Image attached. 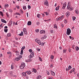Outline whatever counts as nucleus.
Masks as SVG:
<instances>
[{"label": "nucleus", "instance_id": "7ed1b4c3", "mask_svg": "<svg viewBox=\"0 0 79 79\" xmlns=\"http://www.w3.org/2000/svg\"><path fill=\"white\" fill-rule=\"evenodd\" d=\"M71 30H67L66 32V34L68 35H69L71 33Z\"/></svg>", "mask_w": 79, "mask_h": 79}, {"label": "nucleus", "instance_id": "69168bd1", "mask_svg": "<svg viewBox=\"0 0 79 79\" xmlns=\"http://www.w3.org/2000/svg\"><path fill=\"white\" fill-rule=\"evenodd\" d=\"M68 68H70V69H71V68H72V67L71 66H69Z\"/></svg>", "mask_w": 79, "mask_h": 79}, {"label": "nucleus", "instance_id": "6e6552de", "mask_svg": "<svg viewBox=\"0 0 79 79\" xmlns=\"http://www.w3.org/2000/svg\"><path fill=\"white\" fill-rule=\"evenodd\" d=\"M40 34H45V31L44 30H41L40 31Z\"/></svg>", "mask_w": 79, "mask_h": 79}, {"label": "nucleus", "instance_id": "774afa93", "mask_svg": "<svg viewBox=\"0 0 79 79\" xmlns=\"http://www.w3.org/2000/svg\"><path fill=\"white\" fill-rule=\"evenodd\" d=\"M4 32H5L6 33L7 32H8V30H4Z\"/></svg>", "mask_w": 79, "mask_h": 79}, {"label": "nucleus", "instance_id": "c03bdc74", "mask_svg": "<svg viewBox=\"0 0 79 79\" xmlns=\"http://www.w3.org/2000/svg\"><path fill=\"white\" fill-rule=\"evenodd\" d=\"M12 77H15V78L16 77H17V76L16 75H12Z\"/></svg>", "mask_w": 79, "mask_h": 79}, {"label": "nucleus", "instance_id": "9d476101", "mask_svg": "<svg viewBox=\"0 0 79 79\" xmlns=\"http://www.w3.org/2000/svg\"><path fill=\"white\" fill-rule=\"evenodd\" d=\"M26 73H27V74L28 75L31 74L32 73V72H31L30 71H26Z\"/></svg>", "mask_w": 79, "mask_h": 79}, {"label": "nucleus", "instance_id": "37998d69", "mask_svg": "<svg viewBox=\"0 0 79 79\" xmlns=\"http://www.w3.org/2000/svg\"><path fill=\"white\" fill-rule=\"evenodd\" d=\"M68 50L69 52H71V48H69Z\"/></svg>", "mask_w": 79, "mask_h": 79}, {"label": "nucleus", "instance_id": "8fccbe9b", "mask_svg": "<svg viewBox=\"0 0 79 79\" xmlns=\"http://www.w3.org/2000/svg\"><path fill=\"white\" fill-rule=\"evenodd\" d=\"M20 13H22L23 14V11H22V10H20Z\"/></svg>", "mask_w": 79, "mask_h": 79}, {"label": "nucleus", "instance_id": "864d4df0", "mask_svg": "<svg viewBox=\"0 0 79 79\" xmlns=\"http://www.w3.org/2000/svg\"><path fill=\"white\" fill-rule=\"evenodd\" d=\"M29 52H30V53H31V52H32V49H29Z\"/></svg>", "mask_w": 79, "mask_h": 79}, {"label": "nucleus", "instance_id": "2f4dec72", "mask_svg": "<svg viewBox=\"0 0 79 79\" xmlns=\"http://www.w3.org/2000/svg\"><path fill=\"white\" fill-rule=\"evenodd\" d=\"M32 56H34V52H32L31 54H30Z\"/></svg>", "mask_w": 79, "mask_h": 79}, {"label": "nucleus", "instance_id": "4d7b16f0", "mask_svg": "<svg viewBox=\"0 0 79 79\" xmlns=\"http://www.w3.org/2000/svg\"><path fill=\"white\" fill-rule=\"evenodd\" d=\"M36 24H37L38 25H39L40 24V23L39 22H38L36 23Z\"/></svg>", "mask_w": 79, "mask_h": 79}, {"label": "nucleus", "instance_id": "20e7f679", "mask_svg": "<svg viewBox=\"0 0 79 79\" xmlns=\"http://www.w3.org/2000/svg\"><path fill=\"white\" fill-rule=\"evenodd\" d=\"M44 4L45 5H47L48 6V1L46 0L44 1Z\"/></svg>", "mask_w": 79, "mask_h": 79}, {"label": "nucleus", "instance_id": "f3484780", "mask_svg": "<svg viewBox=\"0 0 79 79\" xmlns=\"http://www.w3.org/2000/svg\"><path fill=\"white\" fill-rule=\"evenodd\" d=\"M61 19H62L61 17H59V18H57V21H60V20H61Z\"/></svg>", "mask_w": 79, "mask_h": 79}, {"label": "nucleus", "instance_id": "4be33fe9", "mask_svg": "<svg viewBox=\"0 0 79 79\" xmlns=\"http://www.w3.org/2000/svg\"><path fill=\"white\" fill-rule=\"evenodd\" d=\"M15 53H16V55L17 56L19 55V52H18V51H17Z\"/></svg>", "mask_w": 79, "mask_h": 79}, {"label": "nucleus", "instance_id": "7c9ffc66", "mask_svg": "<svg viewBox=\"0 0 79 79\" xmlns=\"http://www.w3.org/2000/svg\"><path fill=\"white\" fill-rule=\"evenodd\" d=\"M72 18H73V20L74 21L75 20V19H76V18L75 16H73L72 17Z\"/></svg>", "mask_w": 79, "mask_h": 79}, {"label": "nucleus", "instance_id": "052dcab7", "mask_svg": "<svg viewBox=\"0 0 79 79\" xmlns=\"http://www.w3.org/2000/svg\"><path fill=\"white\" fill-rule=\"evenodd\" d=\"M64 15H62L61 17V18L62 19H63V18H64Z\"/></svg>", "mask_w": 79, "mask_h": 79}, {"label": "nucleus", "instance_id": "5701e85b", "mask_svg": "<svg viewBox=\"0 0 79 79\" xmlns=\"http://www.w3.org/2000/svg\"><path fill=\"white\" fill-rule=\"evenodd\" d=\"M14 67H15V65H14L11 64V69H13V68H14Z\"/></svg>", "mask_w": 79, "mask_h": 79}, {"label": "nucleus", "instance_id": "49530a36", "mask_svg": "<svg viewBox=\"0 0 79 79\" xmlns=\"http://www.w3.org/2000/svg\"><path fill=\"white\" fill-rule=\"evenodd\" d=\"M74 70H75V69L74 68H73V69H72L71 70L73 72H74L75 71Z\"/></svg>", "mask_w": 79, "mask_h": 79}, {"label": "nucleus", "instance_id": "e2e57ef3", "mask_svg": "<svg viewBox=\"0 0 79 79\" xmlns=\"http://www.w3.org/2000/svg\"><path fill=\"white\" fill-rule=\"evenodd\" d=\"M41 43H42V44H41V45H42L43 46L44 45V43L41 42Z\"/></svg>", "mask_w": 79, "mask_h": 79}, {"label": "nucleus", "instance_id": "f03ea898", "mask_svg": "<svg viewBox=\"0 0 79 79\" xmlns=\"http://www.w3.org/2000/svg\"><path fill=\"white\" fill-rule=\"evenodd\" d=\"M24 67H25V63H23L20 66V68L21 69H23V68H24Z\"/></svg>", "mask_w": 79, "mask_h": 79}, {"label": "nucleus", "instance_id": "79ce46f5", "mask_svg": "<svg viewBox=\"0 0 79 79\" xmlns=\"http://www.w3.org/2000/svg\"><path fill=\"white\" fill-rule=\"evenodd\" d=\"M28 9H31V6H30V5H28Z\"/></svg>", "mask_w": 79, "mask_h": 79}, {"label": "nucleus", "instance_id": "a18cd8bd", "mask_svg": "<svg viewBox=\"0 0 79 79\" xmlns=\"http://www.w3.org/2000/svg\"><path fill=\"white\" fill-rule=\"evenodd\" d=\"M72 10V8H71V7L70 6V8H69V10H70V11H71Z\"/></svg>", "mask_w": 79, "mask_h": 79}, {"label": "nucleus", "instance_id": "13d9d810", "mask_svg": "<svg viewBox=\"0 0 79 79\" xmlns=\"http://www.w3.org/2000/svg\"><path fill=\"white\" fill-rule=\"evenodd\" d=\"M6 15L7 17H8L9 16V15H8V14L7 13H6Z\"/></svg>", "mask_w": 79, "mask_h": 79}, {"label": "nucleus", "instance_id": "aec40b11", "mask_svg": "<svg viewBox=\"0 0 79 79\" xmlns=\"http://www.w3.org/2000/svg\"><path fill=\"white\" fill-rule=\"evenodd\" d=\"M75 49H76V51H78L79 50V47H75Z\"/></svg>", "mask_w": 79, "mask_h": 79}, {"label": "nucleus", "instance_id": "0eeeda50", "mask_svg": "<svg viewBox=\"0 0 79 79\" xmlns=\"http://www.w3.org/2000/svg\"><path fill=\"white\" fill-rule=\"evenodd\" d=\"M32 61V59H28L27 60H26V62H31V61Z\"/></svg>", "mask_w": 79, "mask_h": 79}, {"label": "nucleus", "instance_id": "72a5a7b5", "mask_svg": "<svg viewBox=\"0 0 79 79\" xmlns=\"http://www.w3.org/2000/svg\"><path fill=\"white\" fill-rule=\"evenodd\" d=\"M29 58H30V59H31V58H33V57L32 56V55H30L29 56Z\"/></svg>", "mask_w": 79, "mask_h": 79}, {"label": "nucleus", "instance_id": "473e14b6", "mask_svg": "<svg viewBox=\"0 0 79 79\" xmlns=\"http://www.w3.org/2000/svg\"><path fill=\"white\" fill-rule=\"evenodd\" d=\"M4 6L6 8H7V7H8V4H5Z\"/></svg>", "mask_w": 79, "mask_h": 79}, {"label": "nucleus", "instance_id": "09e8293b", "mask_svg": "<svg viewBox=\"0 0 79 79\" xmlns=\"http://www.w3.org/2000/svg\"><path fill=\"white\" fill-rule=\"evenodd\" d=\"M9 12H10V13H12V12H13V10H11V9H9Z\"/></svg>", "mask_w": 79, "mask_h": 79}, {"label": "nucleus", "instance_id": "ea45409f", "mask_svg": "<svg viewBox=\"0 0 79 79\" xmlns=\"http://www.w3.org/2000/svg\"><path fill=\"white\" fill-rule=\"evenodd\" d=\"M54 28H57V26H56V24H55L54 25Z\"/></svg>", "mask_w": 79, "mask_h": 79}, {"label": "nucleus", "instance_id": "603ef678", "mask_svg": "<svg viewBox=\"0 0 79 79\" xmlns=\"http://www.w3.org/2000/svg\"><path fill=\"white\" fill-rule=\"evenodd\" d=\"M35 32L37 33V32H39V30H35Z\"/></svg>", "mask_w": 79, "mask_h": 79}, {"label": "nucleus", "instance_id": "4468645a", "mask_svg": "<svg viewBox=\"0 0 79 79\" xmlns=\"http://www.w3.org/2000/svg\"><path fill=\"white\" fill-rule=\"evenodd\" d=\"M31 21H28L27 23L28 26H30L31 24Z\"/></svg>", "mask_w": 79, "mask_h": 79}, {"label": "nucleus", "instance_id": "c9c22d12", "mask_svg": "<svg viewBox=\"0 0 79 79\" xmlns=\"http://www.w3.org/2000/svg\"><path fill=\"white\" fill-rule=\"evenodd\" d=\"M51 33H52V34H53V33H54V32H55V30H52L51 31Z\"/></svg>", "mask_w": 79, "mask_h": 79}, {"label": "nucleus", "instance_id": "412c9836", "mask_svg": "<svg viewBox=\"0 0 79 79\" xmlns=\"http://www.w3.org/2000/svg\"><path fill=\"white\" fill-rule=\"evenodd\" d=\"M54 58V56H53V55H51V60H53Z\"/></svg>", "mask_w": 79, "mask_h": 79}, {"label": "nucleus", "instance_id": "a878e982", "mask_svg": "<svg viewBox=\"0 0 79 79\" xmlns=\"http://www.w3.org/2000/svg\"><path fill=\"white\" fill-rule=\"evenodd\" d=\"M64 53H66V52L67 51V49H65L63 50Z\"/></svg>", "mask_w": 79, "mask_h": 79}, {"label": "nucleus", "instance_id": "3c124183", "mask_svg": "<svg viewBox=\"0 0 79 79\" xmlns=\"http://www.w3.org/2000/svg\"><path fill=\"white\" fill-rule=\"evenodd\" d=\"M16 7L17 9H19V6H16Z\"/></svg>", "mask_w": 79, "mask_h": 79}, {"label": "nucleus", "instance_id": "0e129e2a", "mask_svg": "<svg viewBox=\"0 0 79 79\" xmlns=\"http://www.w3.org/2000/svg\"><path fill=\"white\" fill-rule=\"evenodd\" d=\"M37 79H40V77H39V76H38V77H37V78H36Z\"/></svg>", "mask_w": 79, "mask_h": 79}, {"label": "nucleus", "instance_id": "f257e3e1", "mask_svg": "<svg viewBox=\"0 0 79 79\" xmlns=\"http://www.w3.org/2000/svg\"><path fill=\"white\" fill-rule=\"evenodd\" d=\"M35 41L36 42L38 43L40 45H42V42H41V41L40 40L38 39H36Z\"/></svg>", "mask_w": 79, "mask_h": 79}, {"label": "nucleus", "instance_id": "6e6d98bb", "mask_svg": "<svg viewBox=\"0 0 79 79\" xmlns=\"http://www.w3.org/2000/svg\"><path fill=\"white\" fill-rule=\"evenodd\" d=\"M39 59L40 61H42V58L40 57H39Z\"/></svg>", "mask_w": 79, "mask_h": 79}, {"label": "nucleus", "instance_id": "dca6fc26", "mask_svg": "<svg viewBox=\"0 0 79 79\" xmlns=\"http://www.w3.org/2000/svg\"><path fill=\"white\" fill-rule=\"evenodd\" d=\"M18 35L20 36H23V31H21L20 34H19Z\"/></svg>", "mask_w": 79, "mask_h": 79}, {"label": "nucleus", "instance_id": "338daca9", "mask_svg": "<svg viewBox=\"0 0 79 79\" xmlns=\"http://www.w3.org/2000/svg\"><path fill=\"white\" fill-rule=\"evenodd\" d=\"M66 7H65L64 5H63V7H62V9H64Z\"/></svg>", "mask_w": 79, "mask_h": 79}, {"label": "nucleus", "instance_id": "393cba45", "mask_svg": "<svg viewBox=\"0 0 79 79\" xmlns=\"http://www.w3.org/2000/svg\"><path fill=\"white\" fill-rule=\"evenodd\" d=\"M7 37H11V34L10 33H8L7 35Z\"/></svg>", "mask_w": 79, "mask_h": 79}, {"label": "nucleus", "instance_id": "bb28decb", "mask_svg": "<svg viewBox=\"0 0 79 79\" xmlns=\"http://www.w3.org/2000/svg\"><path fill=\"white\" fill-rule=\"evenodd\" d=\"M0 15L2 16H3V12L2 11H0Z\"/></svg>", "mask_w": 79, "mask_h": 79}, {"label": "nucleus", "instance_id": "58836bf2", "mask_svg": "<svg viewBox=\"0 0 79 79\" xmlns=\"http://www.w3.org/2000/svg\"><path fill=\"white\" fill-rule=\"evenodd\" d=\"M23 50H21V52H20V54L21 55H23Z\"/></svg>", "mask_w": 79, "mask_h": 79}, {"label": "nucleus", "instance_id": "ddd939ff", "mask_svg": "<svg viewBox=\"0 0 79 79\" xmlns=\"http://www.w3.org/2000/svg\"><path fill=\"white\" fill-rule=\"evenodd\" d=\"M20 59L19 57H17L15 59V60H16V61H19V60Z\"/></svg>", "mask_w": 79, "mask_h": 79}, {"label": "nucleus", "instance_id": "bf43d9fd", "mask_svg": "<svg viewBox=\"0 0 79 79\" xmlns=\"http://www.w3.org/2000/svg\"><path fill=\"white\" fill-rule=\"evenodd\" d=\"M16 15H21V14H20L19 13H16Z\"/></svg>", "mask_w": 79, "mask_h": 79}, {"label": "nucleus", "instance_id": "e433bc0d", "mask_svg": "<svg viewBox=\"0 0 79 79\" xmlns=\"http://www.w3.org/2000/svg\"><path fill=\"white\" fill-rule=\"evenodd\" d=\"M45 14L47 16H48V15H49V13H48V12H45Z\"/></svg>", "mask_w": 79, "mask_h": 79}, {"label": "nucleus", "instance_id": "9b49d317", "mask_svg": "<svg viewBox=\"0 0 79 79\" xmlns=\"http://www.w3.org/2000/svg\"><path fill=\"white\" fill-rule=\"evenodd\" d=\"M26 72H23V73H22V75L23 76H26L27 75H26Z\"/></svg>", "mask_w": 79, "mask_h": 79}, {"label": "nucleus", "instance_id": "de8ad7c7", "mask_svg": "<svg viewBox=\"0 0 79 79\" xmlns=\"http://www.w3.org/2000/svg\"><path fill=\"white\" fill-rule=\"evenodd\" d=\"M19 58L20 59H21V58H22V55H19Z\"/></svg>", "mask_w": 79, "mask_h": 79}, {"label": "nucleus", "instance_id": "f8f14e48", "mask_svg": "<svg viewBox=\"0 0 79 79\" xmlns=\"http://www.w3.org/2000/svg\"><path fill=\"white\" fill-rule=\"evenodd\" d=\"M51 74H52V76H55V73L53 71H51Z\"/></svg>", "mask_w": 79, "mask_h": 79}, {"label": "nucleus", "instance_id": "39448f33", "mask_svg": "<svg viewBox=\"0 0 79 79\" xmlns=\"http://www.w3.org/2000/svg\"><path fill=\"white\" fill-rule=\"evenodd\" d=\"M70 14H71V13H70V12H69V11L67 12L66 14L67 17H68L69 16V15H70Z\"/></svg>", "mask_w": 79, "mask_h": 79}, {"label": "nucleus", "instance_id": "680f3d73", "mask_svg": "<svg viewBox=\"0 0 79 79\" xmlns=\"http://www.w3.org/2000/svg\"><path fill=\"white\" fill-rule=\"evenodd\" d=\"M47 37L46 35H44V39H46Z\"/></svg>", "mask_w": 79, "mask_h": 79}, {"label": "nucleus", "instance_id": "f704fd0d", "mask_svg": "<svg viewBox=\"0 0 79 79\" xmlns=\"http://www.w3.org/2000/svg\"><path fill=\"white\" fill-rule=\"evenodd\" d=\"M63 5L65 7H66V2H64V3Z\"/></svg>", "mask_w": 79, "mask_h": 79}, {"label": "nucleus", "instance_id": "2eb2a0df", "mask_svg": "<svg viewBox=\"0 0 79 79\" xmlns=\"http://www.w3.org/2000/svg\"><path fill=\"white\" fill-rule=\"evenodd\" d=\"M69 2H68V6L67 7V9L68 10H69V8H70V5H69Z\"/></svg>", "mask_w": 79, "mask_h": 79}, {"label": "nucleus", "instance_id": "5fc2aeb1", "mask_svg": "<svg viewBox=\"0 0 79 79\" xmlns=\"http://www.w3.org/2000/svg\"><path fill=\"white\" fill-rule=\"evenodd\" d=\"M64 22L65 23H68V21H67V20H65L64 21Z\"/></svg>", "mask_w": 79, "mask_h": 79}, {"label": "nucleus", "instance_id": "cd10ccee", "mask_svg": "<svg viewBox=\"0 0 79 79\" xmlns=\"http://www.w3.org/2000/svg\"><path fill=\"white\" fill-rule=\"evenodd\" d=\"M25 46H23L21 48V50L23 51L24 50V49H25Z\"/></svg>", "mask_w": 79, "mask_h": 79}, {"label": "nucleus", "instance_id": "6ab92c4d", "mask_svg": "<svg viewBox=\"0 0 79 79\" xmlns=\"http://www.w3.org/2000/svg\"><path fill=\"white\" fill-rule=\"evenodd\" d=\"M59 8H60V6H59L56 8V11H58V10H59Z\"/></svg>", "mask_w": 79, "mask_h": 79}, {"label": "nucleus", "instance_id": "4c0bfd02", "mask_svg": "<svg viewBox=\"0 0 79 79\" xmlns=\"http://www.w3.org/2000/svg\"><path fill=\"white\" fill-rule=\"evenodd\" d=\"M37 16L39 18H40V15L39 14H38Z\"/></svg>", "mask_w": 79, "mask_h": 79}, {"label": "nucleus", "instance_id": "a19ab883", "mask_svg": "<svg viewBox=\"0 0 79 79\" xmlns=\"http://www.w3.org/2000/svg\"><path fill=\"white\" fill-rule=\"evenodd\" d=\"M23 31L25 34H26V33H27V30H23Z\"/></svg>", "mask_w": 79, "mask_h": 79}, {"label": "nucleus", "instance_id": "c756f323", "mask_svg": "<svg viewBox=\"0 0 79 79\" xmlns=\"http://www.w3.org/2000/svg\"><path fill=\"white\" fill-rule=\"evenodd\" d=\"M23 8L24 10H26V6H23Z\"/></svg>", "mask_w": 79, "mask_h": 79}, {"label": "nucleus", "instance_id": "b1692460", "mask_svg": "<svg viewBox=\"0 0 79 79\" xmlns=\"http://www.w3.org/2000/svg\"><path fill=\"white\" fill-rule=\"evenodd\" d=\"M4 26V25L2 23V24H1V25H0V27H1L2 28V27H3Z\"/></svg>", "mask_w": 79, "mask_h": 79}, {"label": "nucleus", "instance_id": "1a4fd4ad", "mask_svg": "<svg viewBox=\"0 0 79 79\" xmlns=\"http://www.w3.org/2000/svg\"><path fill=\"white\" fill-rule=\"evenodd\" d=\"M1 22L2 23H6V21L3 19H1Z\"/></svg>", "mask_w": 79, "mask_h": 79}, {"label": "nucleus", "instance_id": "423d86ee", "mask_svg": "<svg viewBox=\"0 0 79 79\" xmlns=\"http://www.w3.org/2000/svg\"><path fill=\"white\" fill-rule=\"evenodd\" d=\"M32 72L34 73H37V70L35 69L34 68L32 69Z\"/></svg>", "mask_w": 79, "mask_h": 79}, {"label": "nucleus", "instance_id": "c85d7f7f", "mask_svg": "<svg viewBox=\"0 0 79 79\" xmlns=\"http://www.w3.org/2000/svg\"><path fill=\"white\" fill-rule=\"evenodd\" d=\"M7 53L8 55H11V54H12L11 52H7Z\"/></svg>", "mask_w": 79, "mask_h": 79}, {"label": "nucleus", "instance_id": "a211bd4d", "mask_svg": "<svg viewBox=\"0 0 79 79\" xmlns=\"http://www.w3.org/2000/svg\"><path fill=\"white\" fill-rule=\"evenodd\" d=\"M75 13L77 14V15H78L79 14V11L78 10H75Z\"/></svg>", "mask_w": 79, "mask_h": 79}]
</instances>
